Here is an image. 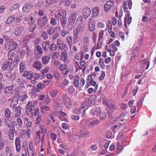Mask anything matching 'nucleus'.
<instances>
[{
    "instance_id": "nucleus-1",
    "label": "nucleus",
    "mask_w": 156,
    "mask_h": 156,
    "mask_svg": "<svg viewBox=\"0 0 156 156\" xmlns=\"http://www.w3.org/2000/svg\"><path fill=\"white\" fill-rule=\"evenodd\" d=\"M23 76L24 77L27 76V78L29 80H30L33 84H35L36 82V80H37L39 78V75H37L35 73L33 74L31 72L27 71L25 72Z\"/></svg>"
},
{
    "instance_id": "nucleus-2",
    "label": "nucleus",
    "mask_w": 156,
    "mask_h": 156,
    "mask_svg": "<svg viewBox=\"0 0 156 156\" xmlns=\"http://www.w3.org/2000/svg\"><path fill=\"white\" fill-rule=\"evenodd\" d=\"M48 20L47 15L44 16L40 17V29H44L46 28V24L47 23Z\"/></svg>"
},
{
    "instance_id": "nucleus-3",
    "label": "nucleus",
    "mask_w": 156,
    "mask_h": 156,
    "mask_svg": "<svg viewBox=\"0 0 156 156\" xmlns=\"http://www.w3.org/2000/svg\"><path fill=\"white\" fill-rule=\"evenodd\" d=\"M12 62L11 59L6 60L2 66V69L3 70H9L11 71L12 70V69L10 68Z\"/></svg>"
},
{
    "instance_id": "nucleus-4",
    "label": "nucleus",
    "mask_w": 156,
    "mask_h": 156,
    "mask_svg": "<svg viewBox=\"0 0 156 156\" xmlns=\"http://www.w3.org/2000/svg\"><path fill=\"white\" fill-rule=\"evenodd\" d=\"M62 99L65 105L67 108L71 107L72 103L70 99L66 94H64L62 95Z\"/></svg>"
},
{
    "instance_id": "nucleus-5",
    "label": "nucleus",
    "mask_w": 156,
    "mask_h": 156,
    "mask_svg": "<svg viewBox=\"0 0 156 156\" xmlns=\"http://www.w3.org/2000/svg\"><path fill=\"white\" fill-rule=\"evenodd\" d=\"M67 12L65 9H62L55 13V19L58 20L66 16Z\"/></svg>"
},
{
    "instance_id": "nucleus-6",
    "label": "nucleus",
    "mask_w": 156,
    "mask_h": 156,
    "mask_svg": "<svg viewBox=\"0 0 156 156\" xmlns=\"http://www.w3.org/2000/svg\"><path fill=\"white\" fill-rule=\"evenodd\" d=\"M139 51L140 48L137 46L133 50L131 57V63H133L135 60V58L139 56Z\"/></svg>"
},
{
    "instance_id": "nucleus-7",
    "label": "nucleus",
    "mask_w": 156,
    "mask_h": 156,
    "mask_svg": "<svg viewBox=\"0 0 156 156\" xmlns=\"http://www.w3.org/2000/svg\"><path fill=\"white\" fill-rule=\"evenodd\" d=\"M59 69L62 73L64 75H67L69 72V69L68 68L67 65L66 64H62L59 67Z\"/></svg>"
},
{
    "instance_id": "nucleus-8",
    "label": "nucleus",
    "mask_w": 156,
    "mask_h": 156,
    "mask_svg": "<svg viewBox=\"0 0 156 156\" xmlns=\"http://www.w3.org/2000/svg\"><path fill=\"white\" fill-rule=\"evenodd\" d=\"M57 45L58 49L61 51H62L66 48H68L67 44L64 43L61 39H58L57 40Z\"/></svg>"
},
{
    "instance_id": "nucleus-9",
    "label": "nucleus",
    "mask_w": 156,
    "mask_h": 156,
    "mask_svg": "<svg viewBox=\"0 0 156 156\" xmlns=\"http://www.w3.org/2000/svg\"><path fill=\"white\" fill-rule=\"evenodd\" d=\"M84 29V27H78L75 28L73 30V36L74 37V39L76 40L78 38V35L80 33H82Z\"/></svg>"
},
{
    "instance_id": "nucleus-10",
    "label": "nucleus",
    "mask_w": 156,
    "mask_h": 156,
    "mask_svg": "<svg viewBox=\"0 0 156 156\" xmlns=\"http://www.w3.org/2000/svg\"><path fill=\"white\" fill-rule=\"evenodd\" d=\"M35 49L34 54L36 56L35 59H38L39 57V40H37L34 41Z\"/></svg>"
},
{
    "instance_id": "nucleus-11",
    "label": "nucleus",
    "mask_w": 156,
    "mask_h": 156,
    "mask_svg": "<svg viewBox=\"0 0 156 156\" xmlns=\"http://www.w3.org/2000/svg\"><path fill=\"white\" fill-rule=\"evenodd\" d=\"M114 5V2L112 1H109L107 2L104 5V9L106 12H108L112 8Z\"/></svg>"
},
{
    "instance_id": "nucleus-12",
    "label": "nucleus",
    "mask_w": 156,
    "mask_h": 156,
    "mask_svg": "<svg viewBox=\"0 0 156 156\" xmlns=\"http://www.w3.org/2000/svg\"><path fill=\"white\" fill-rule=\"evenodd\" d=\"M12 111L14 112V117H18L20 115L21 108L20 106H18L15 108H13Z\"/></svg>"
},
{
    "instance_id": "nucleus-13",
    "label": "nucleus",
    "mask_w": 156,
    "mask_h": 156,
    "mask_svg": "<svg viewBox=\"0 0 156 156\" xmlns=\"http://www.w3.org/2000/svg\"><path fill=\"white\" fill-rule=\"evenodd\" d=\"M90 9L87 7H85L83 9V14L85 19H87L90 15Z\"/></svg>"
},
{
    "instance_id": "nucleus-14",
    "label": "nucleus",
    "mask_w": 156,
    "mask_h": 156,
    "mask_svg": "<svg viewBox=\"0 0 156 156\" xmlns=\"http://www.w3.org/2000/svg\"><path fill=\"white\" fill-rule=\"evenodd\" d=\"M5 123L6 126L10 128L11 129L13 130L14 129V127L13 124H16L15 122L14 121L12 122L11 121L8 119H5Z\"/></svg>"
},
{
    "instance_id": "nucleus-15",
    "label": "nucleus",
    "mask_w": 156,
    "mask_h": 156,
    "mask_svg": "<svg viewBox=\"0 0 156 156\" xmlns=\"http://www.w3.org/2000/svg\"><path fill=\"white\" fill-rule=\"evenodd\" d=\"M130 14L129 13L128 16H126L124 19V25L125 28L127 27V24L129 25L132 21V17L130 16Z\"/></svg>"
},
{
    "instance_id": "nucleus-16",
    "label": "nucleus",
    "mask_w": 156,
    "mask_h": 156,
    "mask_svg": "<svg viewBox=\"0 0 156 156\" xmlns=\"http://www.w3.org/2000/svg\"><path fill=\"white\" fill-rule=\"evenodd\" d=\"M32 8V5L29 3H26L23 7L22 10L23 12H29Z\"/></svg>"
},
{
    "instance_id": "nucleus-17",
    "label": "nucleus",
    "mask_w": 156,
    "mask_h": 156,
    "mask_svg": "<svg viewBox=\"0 0 156 156\" xmlns=\"http://www.w3.org/2000/svg\"><path fill=\"white\" fill-rule=\"evenodd\" d=\"M34 105L33 103L32 102H29L27 105V112H30L31 114H33L34 112V109L33 106Z\"/></svg>"
},
{
    "instance_id": "nucleus-18",
    "label": "nucleus",
    "mask_w": 156,
    "mask_h": 156,
    "mask_svg": "<svg viewBox=\"0 0 156 156\" xmlns=\"http://www.w3.org/2000/svg\"><path fill=\"white\" fill-rule=\"evenodd\" d=\"M68 58V55L67 51L64 50L61 53L60 57L61 60L65 63L67 61Z\"/></svg>"
},
{
    "instance_id": "nucleus-19",
    "label": "nucleus",
    "mask_w": 156,
    "mask_h": 156,
    "mask_svg": "<svg viewBox=\"0 0 156 156\" xmlns=\"http://www.w3.org/2000/svg\"><path fill=\"white\" fill-rule=\"evenodd\" d=\"M141 63L142 64L144 67H145L146 69H147L150 65V62L148 58H146L144 59L141 61Z\"/></svg>"
},
{
    "instance_id": "nucleus-20",
    "label": "nucleus",
    "mask_w": 156,
    "mask_h": 156,
    "mask_svg": "<svg viewBox=\"0 0 156 156\" xmlns=\"http://www.w3.org/2000/svg\"><path fill=\"white\" fill-rule=\"evenodd\" d=\"M4 92L5 95L12 94L13 93L12 87L11 86L7 87L4 89Z\"/></svg>"
},
{
    "instance_id": "nucleus-21",
    "label": "nucleus",
    "mask_w": 156,
    "mask_h": 156,
    "mask_svg": "<svg viewBox=\"0 0 156 156\" xmlns=\"http://www.w3.org/2000/svg\"><path fill=\"white\" fill-rule=\"evenodd\" d=\"M60 23L63 29L66 28V25L67 23L66 16L60 20Z\"/></svg>"
},
{
    "instance_id": "nucleus-22",
    "label": "nucleus",
    "mask_w": 156,
    "mask_h": 156,
    "mask_svg": "<svg viewBox=\"0 0 156 156\" xmlns=\"http://www.w3.org/2000/svg\"><path fill=\"white\" fill-rule=\"evenodd\" d=\"M16 120L17 123L16 122V124H13V125L17 128H21L23 123L22 120L20 118L18 117L16 119Z\"/></svg>"
},
{
    "instance_id": "nucleus-23",
    "label": "nucleus",
    "mask_w": 156,
    "mask_h": 156,
    "mask_svg": "<svg viewBox=\"0 0 156 156\" xmlns=\"http://www.w3.org/2000/svg\"><path fill=\"white\" fill-rule=\"evenodd\" d=\"M100 123V121L98 119L94 120L91 122L87 124V126L89 127L95 126L98 125Z\"/></svg>"
},
{
    "instance_id": "nucleus-24",
    "label": "nucleus",
    "mask_w": 156,
    "mask_h": 156,
    "mask_svg": "<svg viewBox=\"0 0 156 156\" xmlns=\"http://www.w3.org/2000/svg\"><path fill=\"white\" fill-rule=\"evenodd\" d=\"M24 28L23 27L20 26L16 29L14 31V34L16 36H18L21 34Z\"/></svg>"
},
{
    "instance_id": "nucleus-25",
    "label": "nucleus",
    "mask_w": 156,
    "mask_h": 156,
    "mask_svg": "<svg viewBox=\"0 0 156 156\" xmlns=\"http://www.w3.org/2000/svg\"><path fill=\"white\" fill-rule=\"evenodd\" d=\"M77 14L76 12H74L71 14L69 19V22L75 23L76 18Z\"/></svg>"
},
{
    "instance_id": "nucleus-26",
    "label": "nucleus",
    "mask_w": 156,
    "mask_h": 156,
    "mask_svg": "<svg viewBox=\"0 0 156 156\" xmlns=\"http://www.w3.org/2000/svg\"><path fill=\"white\" fill-rule=\"evenodd\" d=\"M89 28L90 31H94L95 30L96 27L95 23L93 21H90L89 23Z\"/></svg>"
},
{
    "instance_id": "nucleus-27",
    "label": "nucleus",
    "mask_w": 156,
    "mask_h": 156,
    "mask_svg": "<svg viewBox=\"0 0 156 156\" xmlns=\"http://www.w3.org/2000/svg\"><path fill=\"white\" fill-rule=\"evenodd\" d=\"M73 39V38L72 36H69L67 37L66 38L67 43L70 50L71 49L72 47Z\"/></svg>"
},
{
    "instance_id": "nucleus-28",
    "label": "nucleus",
    "mask_w": 156,
    "mask_h": 156,
    "mask_svg": "<svg viewBox=\"0 0 156 156\" xmlns=\"http://www.w3.org/2000/svg\"><path fill=\"white\" fill-rule=\"evenodd\" d=\"M80 79L79 76H76L74 77L73 85L76 87H79V83Z\"/></svg>"
},
{
    "instance_id": "nucleus-29",
    "label": "nucleus",
    "mask_w": 156,
    "mask_h": 156,
    "mask_svg": "<svg viewBox=\"0 0 156 156\" xmlns=\"http://www.w3.org/2000/svg\"><path fill=\"white\" fill-rule=\"evenodd\" d=\"M93 16L94 17H96L99 12V8L98 7L94 8L92 10Z\"/></svg>"
},
{
    "instance_id": "nucleus-30",
    "label": "nucleus",
    "mask_w": 156,
    "mask_h": 156,
    "mask_svg": "<svg viewBox=\"0 0 156 156\" xmlns=\"http://www.w3.org/2000/svg\"><path fill=\"white\" fill-rule=\"evenodd\" d=\"M15 17L14 15H12L9 17L7 19L6 23L10 24L12 23L15 20Z\"/></svg>"
},
{
    "instance_id": "nucleus-31",
    "label": "nucleus",
    "mask_w": 156,
    "mask_h": 156,
    "mask_svg": "<svg viewBox=\"0 0 156 156\" xmlns=\"http://www.w3.org/2000/svg\"><path fill=\"white\" fill-rule=\"evenodd\" d=\"M14 53L13 52V49H12L10 50L8 54V59L7 60H10L13 61V58L14 56Z\"/></svg>"
},
{
    "instance_id": "nucleus-32",
    "label": "nucleus",
    "mask_w": 156,
    "mask_h": 156,
    "mask_svg": "<svg viewBox=\"0 0 156 156\" xmlns=\"http://www.w3.org/2000/svg\"><path fill=\"white\" fill-rule=\"evenodd\" d=\"M50 58L48 56H45L42 57V61L44 64H47L49 62Z\"/></svg>"
},
{
    "instance_id": "nucleus-33",
    "label": "nucleus",
    "mask_w": 156,
    "mask_h": 156,
    "mask_svg": "<svg viewBox=\"0 0 156 156\" xmlns=\"http://www.w3.org/2000/svg\"><path fill=\"white\" fill-rule=\"evenodd\" d=\"M80 64V66H81V67H83V68H82V70L84 72L86 68V67L85 66L86 63L85 61L81 58Z\"/></svg>"
},
{
    "instance_id": "nucleus-34",
    "label": "nucleus",
    "mask_w": 156,
    "mask_h": 156,
    "mask_svg": "<svg viewBox=\"0 0 156 156\" xmlns=\"http://www.w3.org/2000/svg\"><path fill=\"white\" fill-rule=\"evenodd\" d=\"M49 69V67H46L44 69L41 70V72L42 74V75L41 76L42 78L44 77L45 74L48 72Z\"/></svg>"
},
{
    "instance_id": "nucleus-35",
    "label": "nucleus",
    "mask_w": 156,
    "mask_h": 156,
    "mask_svg": "<svg viewBox=\"0 0 156 156\" xmlns=\"http://www.w3.org/2000/svg\"><path fill=\"white\" fill-rule=\"evenodd\" d=\"M58 93V91L56 89H53L50 91V94L52 97H54L57 96Z\"/></svg>"
},
{
    "instance_id": "nucleus-36",
    "label": "nucleus",
    "mask_w": 156,
    "mask_h": 156,
    "mask_svg": "<svg viewBox=\"0 0 156 156\" xmlns=\"http://www.w3.org/2000/svg\"><path fill=\"white\" fill-rule=\"evenodd\" d=\"M5 48L6 49H12L13 48H12V40L6 43Z\"/></svg>"
},
{
    "instance_id": "nucleus-37",
    "label": "nucleus",
    "mask_w": 156,
    "mask_h": 156,
    "mask_svg": "<svg viewBox=\"0 0 156 156\" xmlns=\"http://www.w3.org/2000/svg\"><path fill=\"white\" fill-rule=\"evenodd\" d=\"M75 90V88L72 85L70 86L67 89V92L69 94H72Z\"/></svg>"
},
{
    "instance_id": "nucleus-38",
    "label": "nucleus",
    "mask_w": 156,
    "mask_h": 156,
    "mask_svg": "<svg viewBox=\"0 0 156 156\" xmlns=\"http://www.w3.org/2000/svg\"><path fill=\"white\" fill-rule=\"evenodd\" d=\"M18 103L17 100H16L12 101L10 104V106L12 108V110L13 109V108H15L17 107L16 105Z\"/></svg>"
},
{
    "instance_id": "nucleus-39",
    "label": "nucleus",
    "mask_w": 156,
    "mask_h": 156,
    "mask_svg": "<svg viewBox=\"0 0 156 156\" xmlns=\"http://www.w3.org/2000/svg\"><path fill=\"white\" fill-rule=\"evenodd\" d=\"M74 23L69 22V24L67 26V28L68 30H72L74 27Z\"/></svg>"
},
{
    "instance_id": "nucleus-40",
    "label": "nucleus",
    "mask_w": 156,
    "mask_h": 156,
    "mask_svg": "<svg viewBox=\"0 0 156 156\" xmlns=\"http://www.w3.org/2000/svg\"><path fill=\"white\" fill-rule=\"evenodd\" d=\"M5 115L6 117L9 119L10 117V112L9 108H6L5 111Z\"/></svg>"
},
{
    "instance_id": "nucleus-41",
    "label": "nucleus",
    "mask_w": 156,
    "mask_h": 156,
    "mask_svg": "<svg viewBox=\"0 0 156 156\" xmlns=\"http://www.w3.org/2000/svg\"><path fill=\"white\" fill-rule=\"evenodd\" d=\"M47 32L49 34L52 35L55 32V30L54 27H50L48 29Z\"/></svg>"
},
{
    "instance_id": "nucleus-42",
    "label": "nucleus",
    "mask_w": 156,
    "mask_h": 156,
    "mask_svg": "<svg viewBox=\"0 0 156 156\" xmlns=\"http://www.w3.org/2000/svg\"><path fill=\"white\" fill-rule=\"evenodd\" d=\"M25 66L24 63L21 62L20 65V73H22L25 69Z\"/></svg>"
},
{
    "instance_id": "nucleus-43",
    "label": "nucleus",
    "mask_w": 156,
    "mask_h": 156,
    "mask_svg": "<svg viewBox=\"0 0 156 156\" xmlns=\"http://www.w3.org/2000/svg\"><path fill=\"white\" fill-rule=\"evenodd\" d=\"M85 83L84 79L83 78H81L80 79L79 83V87L82 88L84 85Z\"/></svg>"
},
{
    "instance_id": "nucleus-44",
    "label": "nucleus",
    "mask_w": 156,
    "mask_h": 156,
    "mask_svg": "<svg viewBox=\"0 0 156 156\" xmlns=\"http://www.w3.org/2000/svg\"><path fill=\"white\" fill-rule=\"evenodd\" d=\"M99 64L101 68L103 69L105 68V64L102 58H100L99 61Z\"/></svg>"
},
{
    "instance_id": "nucleus-45",
    "label": "nucleus",
    "mask_w": 156,
    "mask_h": 156,
    "mask_svg": "<svg viewBox=\"0 0 156 156\" xmlns=\"http://www.w3.org/2000/svg\"><path fill=\"white\" fill-rule=\"evenodd\" d=\"M25 89L24 86H19L17 87V88L16 89L15 91L18 93H20L21 91L24 90Z\"/></svg>"
},
{
    "instance_id": "nucleus-46",
    "label": "nucleus",
    "mask_w": 156,
    "mask_h": 156,
    "mask_svg": "<svg viewBox=\"0 0 156 156\" xmlns=\"http://www.w3.org/2000/svg\"><path fill=\"white\" fill-rule=\"evenodd\" d=\"M46 132V130L45 129V128L43 126H42L40 128V134H42V135L41 136H44V135Z\"/></svg>"
},
{
    "instance_id": "nucleus-47",
    "label": "nucleus",
    "mask_w": 156,
    "mask_h": 156,
    "mask_svg": "<svg viewBox=\"0 0 156 156\" xmlns=\"http://www.w3.org/2000/svg\"><path fill=\"white\" fill-rule=\"evenodd\" d=\"M99 115V118L100 120H101L105 119L107 116V114L105 112H101Z\"/></svg>"
},
{
    "instance_id": "nucleus-48",
    "label": "nucleus",
    "mask_w": 156,
    "mask_h": 156,
    "mask_svg": "<svg viewBox=\"0 0 156 156\" xmlns=\"http://www.w3.org/2000/svg\"><path fill=\"white\" fill-rule=\"evenodd\" d=\"M33 67L38 70H39V61L36 60L34 62L33 64Z\"/></svg>"
},
{
    "instance_id": "nucleus-49",
    "label": "nucleus",
    "mask_w": 156,
    "mask_h": 156,
    "mask_svg": "<svg viewBox=\"0 0 156 156\" xmlns=\"http://www.w3.org/2000/svg\"><path fill=\"white\" fill-rule=\"evenodd\" d=\"M57 46L55 43L52 44L50 46V50L51 51H55L57 49Z\"/></svg>"
},
{
    "instance_id": "nucleus-50",
    "label": "nucleus",
    "mask_w": 156,
    "mask_h": 156,
    "mask_svg": "<svg viewBox=\"0 0 156 156\" xmlns=\"http://www.w3.org/2000/svg\"><path fill=\"white\" fill-rule=\"evenodd\" d=\"M101 113V109L100 108L98 107L95 109L93 112V114L94 115H98Z\"/></svg>"
},
{
    "instance_id": "nucleus-51",
    "label": "nucleus",
    "mask_w": 156,
    "mask_h": 156,
    "mask_svg": "<svg viewBox=\"0 0 156 156\" xmlns=\"http://www.w3.org/2000/svg\"><path fill=\"white\" fill-rule=\"evenodd\" d=\"M60 55V53L57 52H55L52 54V58L53 59H56L58 58Z\"/></svg>"
},
{
    "instance_id": "nucleus-52",
    "label": "nucleus",
    "mask_w": 156,
    "mask_h": 156,
    "mask_svg": "<svg viewBox=\"0 0 156 156\" xmlns=\"http://www.w3.org/2000/svg\"><path fill=\"white\" fill-rule=\"evenodd\" d=\"M41 109L42 112H43L44 110L46 111H49L50 110L49 107L46 105H44L42 107H41Z\"/></svg>"
},
{
    "instance_id": "nucleus-53",
    "label": "nucleus",
    "mask_w": 156,
    "mask_h": 156,
    "mask_svg": "<svg viewBox=\"0 0 156 156\" xmlns=\"http://www.w3.org/2000/svg\"><path fill=\"white\" fill-rule=\"evenodd\" d=\"M74 66L76 68V71H77L78 70L81 69L82 67L80 66L79 65L78 62H75L74 64Z\"/></svg>"
},
{
    "instance_id": "nucleus-54",
    "label": "nucleus",
    "mask_w": 156,
    "mask_h": 156,
    "mask_svg": "<svg viewBox=\"0 0 156 156\" xmlns=\"http://www.w3.org/2000/svg\"><path fill=\"white\" fill-rule=\"evenodd\" d=\"M69 32L68 30H62L61 32V36L64 37L66 36V35L68 34Z\"/></svg>"
},
{
    "instance_id": "nucleus-55",
    "label": "nucleus",
    "mask_w": 156,
    "mask_h": 156,
    "mask_svg": "<svg viewBox=\"0 0 156 156\" xmlns=\"http://www.w3.org/2000/svg\"><path fill=\"white\" fill-rule=\"evenodd\" d=\"M81 108L78 109L77 108H75L73 110V113L77 115L79 114V113H81Z\"/></svg>"
},
{
    "instance_id": "nucleus-56",
    "label": "nucleus",
    "mask_w": 156,
    "mask_h": 156,
    "mask_svg": "<svg viewBox=\"0 0 156 156\" xmlns=\"http://www.w3.org/2000/svg\"><path fill=\"white\" fill-rule=\"evenodd\" d=\"M109 48L112 50L116 51L117 50V47L115 44H110L109 46Z\"/></svg>"
},
{
    "instance_id": "nucleus-57",
    "label": "nucleus",
    "mask_w": 156,
    "mask_h": 156,
    "mask_svg": "<svg viewBox=\"0 0 156 156\" xmlns=\"http://www.w3.org/2000/svg\"><path fill=\"white\" fill-rule=\"evenodd\" d=\"M107 27L108 29V31H111L112 30V24L111 22L109 21L108 24L107 25Z\"/></svg>"
},
{
    "instance_id": "nucleus-58",
    "label": "nucleus",
    "mask_w": 156,
    "mask_h": 156,
    "mask_svg": "<svg viewBox=\"0 0 156 156\" xmlns=\"http://www.w3.org/2000/svg\"><path fill=\"white\" fill-rule=\"evenodd\" d=\"M50 101L51 99L48 95H46L44 100V101L47 105L48 104V103L50 102Z\"/></svg>"
},
{
    "instance_id": "nucleus-59",
    "label": "nucleus",
    "mask_w": 156,
    "mask_h": 156,
    "mask_svg": "<svg viewBox=\"0 0 156 156\" xmlns=\"http://www.w3.org/2000/svg\"><path fill=\"white\" fill-rule=\"evenodd\" d=\"M50 23L52 25H55L57 24V22L55 18H51V19Z\"/></svg>"
},
{
    "instance_id": "nucleus-60",
    "label": "nucleus",
    "mask_w": 156,
    "mask_h": 156,
    "mask_svg": "<svg viewBox=\"0 0 156 156\" xmlns=\"http://www.w3.org/2000/svg\"><path fill=\"white\" fill-rule=\"evenodd\" d=\"M97 35V31H95L92 33V38L94 41H96Z\"/></svg>"
},
{
    "instance_id": "nucleus-61",
    "label": "nucleus",
    "mask_w": 156,
    "mask_h": 156,
    "mask_svg": "<svg viewBox=\"0 0 156 156\" xmlns=\"http://www.w3.org/2000/svg\"><path fill=\"white\" fill-rule=\"evenodd\" d=\"M46 6H48L54 3L51 0H46Z\"/></svg>"
},
{
    "instance_id": "nucleus-62",
    "label": "nucleus",
    "mask_w": 156,
    "mask_h": 156,
    "mask_svg": "<svg viewBox=\"0 0 156 156\" xmlns=\"http://www.w3.org/2000/svg\"><path fill=\"white\" fill-rule=\"evenodd\" d=\"M55 114H51L49 115V117L51 120L53 122H55Z\"/></svg>"
},
{
    "instance_id": "nucleus-63",
    "label": "nucleus",
    "mask_w": 156,
    "mask_h": 156,
    "mask_svg": "<svg viewBox=\"0 0 156 156\" xmlns=\"http://www.w3.org/2000/svg\"><path fill=\"white\" fill-rule=\"evenodd\" d=\"M119 37L121 39L122 41H124L125 39L124 34L123 32H120L119 34Z\"/></svg>"
},
{
    "instance_id": "nucleus-64",
    "label": "nucleus",
    "mask_w": 156,
    "mask_h": 156,
    "mask_svg": "<svg viewBox=\"0 0 156 156\" xmlns=\"http://www.w3.org/2000/svg\"><path fill=\"white\" fill-rule=\"evenodd\" d=\"M105 74L104 71H102L99 77V80L100 81L102 80L105 76Z\"/></svg>"
}]
</instances>
